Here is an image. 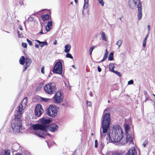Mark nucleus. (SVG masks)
<instances>
[{
	"label": "nucleus",
	"instance_id": "17",
	"mask_svg": "<svg viewBox=\"0 0 155 155\" xmlns=\"http://www.w3.org/2000/svg\"><path fill=\"white\" fill-rule=\"evenodd\" d=\"M25 60L26 59H25L24 57L23 56H22L20 58L19 60L20 63L22 65H24L25 62Z\"/></svg>",
	"mask_w": 155,
	"mask_h": 155
},
{
	"label": "nucleus",
	"instance_id": "28",
	"mask_svg": "<svg viewBox=\"0 0 155 155\" xmlns=\"http://www.w3.org/2000/svg\"><path fill=\"white\" fill-rule=\"evenodd\" d=\"M67 53V54L66 55V57L67 58H69L72 59L73 58V57L72 56L71 54L68 53V52Z\"/></svg>",
	"mask_w": 155,
	"mask_h": 155
},
{
	"label": "nucleus",
	"instance_id": "51",
	"mask_svg": "<svg viewBox=\"0 0 155 155\" xmlns=\"http://www.w3.org/2000/svg\"><path fill=\"white\" fill-rule=\"evenodd\" d=\"M35 47L36 48H38L39 47V45L38 44H36L35 45Z\"/></svg>",
	"mask_w": 155,
	"mask_h": 155
},
{
	"label": "nucleus",
	"instance_id": "7",
	"mask_svg": "<svg viewBox=\"0 0 155 155\" xmlns=\"http://www.w3.org/2000/svg\"><path fill=\"white\" fill-rule=\"evenodd\" d=\"M47 115L50 117H54L57 114L56 108L52 105L49 107L46 110Z\"/></svg>",
	"mask_w": 155,
	"mask_h": 155
},
{
	"label": "nucleus",
	"instance_id": "20",
	"mask_svg": "<svg viewBox=\"0 0 155 155\" xmlns=\"http://www.w3.org/2000/svg\"><path fill=\"white\" fill-rule=\"evenodd\" d=\"M108 54V51L107 49H106L105 50V54H104V55L103 57V59L101 60V61H105L107 58Z\"/></svg>",
	"mask_w": 155,
	"mask_h": 155
},
{
	"label": "nucleus",
	"instance_id": "10",
	"mask_svg": "<svg viewBox=\"0 0 155 155\" xmlns=\"http://www.w3.org/2000/svg\"><path fill=\"white\" fill-rule=\"evenodd\" d=\"M44 112V110L41 105L39 104L37 105L35 109V115L38 117H40Z\"/></svg>",
	"mask_w": 155,
	"mask_h": 155
},
{
	"label": "nucleus",
	"instance_id": "36",
	"mask_svg": "<svg viewBox=\"0 0 155 155\" xmlns=\"http://www.w3.org/2000/svg\"><path fill=\"white\" fill-rule=\"evenodd\" d=\"M41 100L42 101H45V102H47L50 100L48 98H41Z\"/></svg>",
	"mask_w": 155,
	"mask_h": 155
},
{
	"label": "nucleus",
	"instance_id": "35",
	"mask_svg": "<svg viewBox=\"0 0 155 155\" xmlns=\"http://www.w3.org/2000/svg\"><path fill=\"white\" fill-rule=\"evenodd\" d=\"M87 106L91 107V102L87 101Z\"/></svg>",
	"mask_w": 155,
	"mask_h": 155
},
{
	"label": "nucleus",
	"instance_id": "38",
	"mask_svg": "<svg viewBox=\"0 0 155 155\" xmlns=\"http://www.w3.org/2000/svg\"><path fill=\"white\" fill-rule=\"evenodd\" d=\"M22 45L25 48H26L27 46V44L25 43H22Z\"/></svg>",
	"mask_w": 155,
	"mask_h": 155
},
{
	"label": "nucleus",
	"instance_id": "50",
	"mask_svg": "<svg viewBox=\"0 0 155 155\" xmlns=\"http://www.w3.org/2000/svg\"><path fill=\"white\" fill-rule=\"evenodd\" d=\"M95 147H97V140H95Z\"/></svg>",
	"mask_w": 155,
	"mask_h": 155
},
{
	"label": "nucleus",
	"instance_id": "21",
	"mask_svg": "<svg viewBox=\"0 0 155 155\" xmlns=\"http://www.w3.org/2000/svg\"><path fill=\"white\" fill-rule=\"evenodd\" d=\"M101 36L102 38V39L105 41H107V38L106 36V35L105 33L102 32L101 33Z\"/></svg>",
	"mask_w": 155,
	"mask_h": 155
},
{
	"label": "nucleus",
	"instance_id": "22",
	"mask_svg": "<svg viewBox=\"0 0 155 155\" xmlns=\"http://www.w3.org/2000/svg\"><path fill=\"white\" fill-rule=\"evenodd\" d=\"M130 127L129 125L126 124L125 126V130L126 132V134H127L129 130L130 129Z\"/></svg>",
	"mask_w": 155,
	"mask_h": 155
},
{
	"label": "nucleus",
	"instance_id": "53",
	"mask_svg": "<svg viewBox=\"0 0 155 155\" xmlns=\"http://www.w3.org/2000/svg\"><path fill=\"white\" fill-rule=\"evenodd\" d=\"M90 95L91 96V97H92L93 96V95H92V93L91 92H90Z\"/></svg>",
	"mask_w": 155,
	"mask_h": 155
},
{
	"label": "nucleus",
	"instance_id": "54",
	"mask_svg": "<svg viewBox=\"0 0 155 155\" xmlns=\"http://www.w3.org/2000/svg\"><path fill=\"white\" fill-rule=\"evenodd\" d=\"M148 97H146V99H145V100L144 101V102H145V101H147V100H148Z\"/></svg>",
	"mask_w": 155,
	"mask_h": 155
},
{
	"label": "nucleus",
	"instance_id": "9",
	"mask_svg": "<svg viewBox=\"0 0 155 155\" xmlns=\"http://www.w3.org/2000/svg\"><path fill=\"white\" fill-rule=\"evenodd\" d=\"M126 134V140H123L121 143L122 145H124L126 143H128V144H133V139L134 138L133 135L127 133Z\"/></svg>",
	"mask_w": 155,
	"mask_h": 155
},
{
	"label": "nucleus",
	"instance_id": "46",
	"mask_svg": "<svg viewBox=\"0 0 155 155\" xmlns=\"http://www.w3.org/2000/svg\"><path fill=\"white\" fill-rule=\"evenodd\" d=\"M97 70L99 72H100L101 71V68H100L99 66H98L97 67Z\"/></svg>",
	"mask_w": 155,
	"mask_h": 155
},
{
	"label": "nucleus",
	"instance_id": "16",
	"mask_svg": "<svg viewBox=\"0 0 155 155\" xmlns=\"http://www.w3.org/2000/svg\"><path fill=\"white\" fill-rule=\"evenodd\" d=\"M36 41L38 42L40 45L41 47H42L45 45H47L48 43L47 41L41 42L38 40H36Z\"/></svg>",
	"mask_w": 155,
	"mask_h": 155
},
{
	"label": "nucleus",
	"instance_id": "58",
	"mask_svg": "<svg viewBox=\"0 0 155 155\" xmlns=\"http://www.w3.org/2000/svg\"><path fill=\"white\" fill-rule=\"evenodd\" d=\"M72 67L73 68H75V66H74V65H73L72 66Z\"/></svg>",
	"mask_w": 155,
	"mask_h": 155
},
{
	"label": "nucleus",
	"instance_id": "44",
	"mask_svg": "<svg viewBox=\"0 0 155 155\" xmlns=\"http://www.w3.org/2000/svg\"><path fill=\"white\" fill-rule=\"evenodd\" d=\"M147 29L148 30V32H150V25H148L147 26Z\"/></svg>",
	"mask_w": 155,
	"mask_h": 155
},
{
	"label": "nucleus",
	"instance_id": "25",
	"mask_svg": "<svg viewBox=\"0 0 155 155\" xmlns=\"http://www.w3.org/2000/svg\"><path fill=\"white\" fill-rule=\"evenodd\" d=\"M123 42V40L121 39L119 40L116 43V45L118 46V48H120V45Z\"/></svg>",
	"mask_w": 155,
	"mask_h": 155
},
{
	"label": "nucleus",
	"instance_id": "26",
	"mask_svg": "<svg viewBox=\"0 0 155 155\" xmlns=\"http://www.w3.org/2000/svg\"><path fill=\"white\" fill-rule=\"evenodd\" d=\"M104 146V142H103L102 141H101V144H100L99 145V147L100 148V151L103 148Z\"/></svg>",
	"mask_w": 155,
	"mask_h": 155
},
{
	"label": "nucleus",
	"instance_id": "4",
	"mask_svg": "<svg viewBox=\"0 0 155 155\" xmlns=\"http://www.w3.org/2000/svg\"><path fill=\"white\" fill-rule=\"evenodd\" d=\"M128 4L130 8L134 9L137 5L138 13V19L140 20L142 16V3L140 0H129Z\"/></svg>",
	"mask_w": 155,
	"mask_h": 155
},
{
	"label": "nucleus",
	"instance_id": "52",
	"mask_svg": "<svg viewBox=\"0 0 155 155\" xmlns=\"http://www.w3.org/2000/svg\"><path fill=\"white\" fill-rule=\"evenodd\" d=\"M57 41L56 40H55V41L54 42L53 44L54 45H55L57 44Z\"/></svg>",
	"mask_w": 155,
	"mask_h": 155
},
{
	"label": "nucleus",
	"instance_id": "61",
	"mask_svg": "<svg viewBox=\"0 0 155 155\" xmlns=\"http://www.w3.org/2000/svg\"><path fill=\"white\" fill-rule=\"evenodd\" d=\"M73 3V2H71V4H72Z\"/></svg>",
	"mask_w": 155,
	"mask_h": 155
},
{
	"label": "nucleus",
	"instance_id": "6",
	"mask_svg": "<svg viewBox=\"0 0 155 155\" xmlns=\"http://www.w3.org/2000/svg\"><path fill=\"white\" fill-rule=\"evenodd\" d=\"M62 60H59L55 64L53 71L56 73L61 74L62 71Z\"/></svg>",
	"mask_w": 155,
	"mask_h": 155
},
{
	"label": "nucleus",
	"instance_id": "24",
	"mask_svg": "<svg viewBox=\"0 0 155 155\" xmlns=\"http://www.w3.org/2000/svg\"><path fill=\"white\" fill-rule=\"evenodd\" d=\"M88 5V0H84V4L83 7L85 9L87 8Z\"/></svg>",
	"mask_w": 155,
	"mask_h": 155
},
{
	"label": "nucleus",
	"instance_id": "40",
	"mask_svg": "<svg viewBox=\"0 0 155 155\" xmlns=\"http://www.w3.org/2000/svg\"><path fill=\"white\" fill-rule=\"evenodd\" d=\"M94 49V48L93 47H92L90 48V55H91V54H92V52Z\"/></svg>",
	"mask_w": 155,
	"mask_h": 155
},
{
	"label": "nucleus",
	"instance_id": "5",
	"mask_svg": "<svg viewBox=\"0 0 155 155\" xmlns=\"http://www.w3.org/2000/svg\"><path fill=\"white\" fill-rule=\"evenodd\" d=\"M44 89L46 93L49 95L54 94L57 90L55 84L52 82L46 84Z\"/></svg>",
	"mask_w": 155,
	"mask_h": 155
},
{
	"label": "nucleus",
	"instance_id": "2",
	"mask_svg": "<svg viewBox=\"0 0 155 155\" xmlns=\"http://www.w3.org/2000/svg\"><path fill=\"white\" fill-rule=\"evenodd\" d=\"M28 98L25 97L18 106V109L14 113V121L12 124V129L15 133H19L21 127V117L23 110L26 107L28 101Z\"/></svg>",
	"mask_w": 155,
	"mask_h": 155
},
{
	"label": "nucleus",
	"instance_id": "62",
	"mask_svg": "<svg viewBox=\"0 0 155 155\" xmlns=\"http://www.w3.org/2000/svg\"><path fill=\"white\" fill-rule=\"evenodd\" d=\"M108 103L110 102V101H109H109H108Z\"/></svg>",
	"mask_w": 155,
	"mask_h": 155
},
{
	"label": "nucleus",
	"instance_id": "42",
	"mask_svg": "<svg viewBox=\"0 0 155 155\" xmlns=\"http://www.w3.org/2000/svg\"><path fill=\"white\" fill-rule=\"evenodd\" d=\"M44 69H45L44 67H42L41 68V72L43 74H44Z\"/></svg>",
	"mask_w": 155,
	"mask_h": 155
},
{
	"label": "nucleus",
	"instance_id": "49",
	"mask_svg": "<svg viewBox=\"0 0 155 155\" xmlns=\"http://www.w3.org/2000/svg\"><path fill=\"white\" fill-rule=\"evenodd\" d=\"M38 34H43L44 33L43 32L42 29H41L40 32L38 33Z\"/></svg>",
	"mask_w": 155,
	"mask_h": 155
},
{
	"label": "nucleus",
	"instance_id": "13",
	"mask_svg": "<svg viewBox=\"0 0 155 155\" xmlns=\"http://www.w3.org/2000/svg\"><path fill=\"white\" fill-rule=\"evenodd\" d=\"M51 120L49 119L42 118L40 120V122L43 124H48L51 122Z\"/></svg>",
	"mask_w": 155,
	"mask_h": 155
},
{
	"label": "nucleus",
	"instance_id": "41",
	"mask_svg": "<svg viewBox=\"0 0 155 155\" xmlns=\"http://www.w3.org/2000/svg\"><path fill=\"white\" fill-rule=\"evenodd\" d=\"M17 33L18 34V37H19V38L21 37V36H22V34H20L19 33V31L18 30L17 31Z\"/></svg>",
	"mask_w": 155,
	"mask_h": 155
},
{
	"label": "nucleus",
	"instance_id": "23",
	"mask_svg": "<svg viewBox=\"0 0 155 155\" xmlns=\"http://www.w3.org/2000/svg\"><path fill=\"white\" fill-rule=\"evenodd\" d=\"M114 54L113 52H111L110 54L109 57H108V60L109 61H112L114 59Z\"/></svg>",
	"mask_w": 155,
	"mask_h": 155
},
{
	"label": "nucleus",
	"instance_id": "19",
	"mask_svg": "<svg viewBox=\"0 0 155 155\" xmlns=\"http://www.w3.org/2000/svg\"><path fill=\"white\" fill-rule=\"evenodd\" d=\"M114 65L113 63H110L109 66V68L110 71L112 72H114V71H115L114 70Z\"/></svg>",
	"mask_w": 155,
	"mask_h": 155
},
{
	"label": "nucleus",
	"instance_id": "8",
	"mask_svg": "<svg viewBox=\"0 0 155 155\" xmlns=\"http://www.w3.org/2000/svg\"><path fill=\"white\" fill-rule=\"evenodd\" d=\"M63 99V96L62 94L60 91H57L53 98L54 101L58 103L62 102Z\"/></svg>",
	"mask_w": 155,
	"mask_h": 155
},
{
	"label": "nucleus",
	"instance_id": "12",
	"mask_svg": "<svg viewBox=\"0 0 155 155\" xmlns=\"http://www.w3.org/2000/svg\"><path fill=\"white\" fill-rule=\"evenodd\" d=\"M32 62L31 60L28 58H26L25 70H26L30 65Z\"/></svg>",
	"mask_w": 155,
	"mask_h": 155
},
{
	"label": "nucleus",
	"instance_id": "15",
	"mask_svg": "<svg viewBox=\"0 0 155 155\" xmlns=\"http://www.w3.org/2000/svg\"><path fill=\"white\" fill-rule=\"evenodd\" d=\"M35 133L39 137H44V133L43 132L37 130L35 131Z\"/></svg>",
	"mask_w": 155,
	"mask_h": 155
},
{
	"label": "nucleus",
	"instance_id": "18",
	"mask_svg": "<svg viewBox=\"0 0 155 155\" xmlns=\"http://www.w3.org/2000/svg\"><path fill=\"white\" fill-rule=\"evenodd\" d=\"M65 48L64 52L66 53H68L69 51L71 49V47L69 45H67L65 46Z\"/></svg>",
	"mask_w": 155,
	"mask_h": 155
},
{
	"label": "nucleus",
	"instance_id": "60",
	"mask_svg": "<svg viewBox=\"0 0 155 155\" xmlns=\"http://www.w3.org/2000/svg\"><path fill=\"white\" fill-rule=\"evenodd\" d=\"M91 135H92V136H93V135H94V133H92L91 134Z\"/></svg>",
	"mask_w": 155,
	"mask_h": 155
},
{
	"label": "nucleus",
	"instance_id": "3",
	"mask_svg": "<svg viewBox=\"0 0 155 155\" xmlns=\"http://www.w3.org/2000/svg\"><path fill=\"white\" fill-rule=\"evenodd\" d=\"M31 127L34 130H40L42 131H47V130L48 129L52 132H55L58 128L57 125L55 124H51L48 125H45L38 124L32 125Z\"/></svg>",
	"mask_w": 155,
	"mask_h": 155
},
{
	"label": "nucleus",
	"instance_id": "1",
	"mask_svg": "<svg viewBox=\"0 0 155 155\" xmlns=\"http://www.w3.org/2000/svg\"><path fill=\"white\" fill-rule=\"evenodd\" d=\"M110 115L109 113H105L102 118L101 127L100 129L101 137H104L107 133L106 139L110 141L118 142L122 139L123 133L122 128L119 126H115L113 129H110Z\"/></svg>",
	"mask_w": 155,
	"mask_h": 155
},
{
	"label": "nucleus",
	"instance_id": "33",
	"mask_svg": "<svg viewBox=\"0 0 155 155\" xmlns=\"http://www.w3.org/2000/svg\"><path fill=\"white\" fill-rule=\"evenodd\" d=\"M48 26H50V27H52V23L51 21H48L47 23V25Z\"/></svg>",
	"mask_w": 155,
	"mask_h": 155
},
{
	"label": "nucleus",
	"instance_id": "55",
	"mask_svg": "<svg viewBox=\"0 0 155 155\" xmlns=\"http://www.w3.org/2000/svg\"><path fill=\"white\" fill-rule=\"evenodd\" d=\"M15 155H22L21 154H20L19 153H16Z\"/></svg>",
	"mask_w": 155,
	"mask_h": 155
},
{
	"label": "nucleus",
	"instance_id": "37",
	"mask_svg": "<svg viewBox=\"0 0 155 155\" xmlns=\"http://www.w3.org/2000/svg\"><path fill=\"white\" fill-rule=\"evenodd\" d=\"M134 83V81L132 80H131L128 82V84L129 85L132 84Z\"/></svg>",
	"mask_w": 155,
	"mask_h": 155
},
{
	"label": "nucleus",
	"instance_id": "31",
	"mask_svg": "<svg viewBox=\"0 0 155 155\" xmlns=\"http://www.w3.org/2000/svg\"><path fill=\"white\" fill-rule=\"evenodd\" d=\"M99 3L101 4V6H103L104 5V2L103 0H97Z\"/></svg>",
	"mask_w": 155,
	"mask_h": 155
},
{
	"label": "nucleus",
	"instance_id": "39",
	"mask_svg": "<svg viewBox=\"0 0 155 155\" xmlns=\"http://www.w3.org/2000/svg\"><path fill=\"white\" fill-rule=\"evenodd\" d=\"M27 42H28V44L30 45H32V42L31 41L29 40L28 39H27Z\"/></svg>",
	"mask_w": 155,
	"mask_h": 155
},
{
	"label": "nucleus",
	"instance_id": "34",
	"mask_svg": "<svg viewBox=\"0 0 155 155\" xmlns=\"http://www.w3.org/2000/svg\"><path fill=\"white\" fill-rule=\"evenodd\" d=\"M112 155H122L120 153L118 152H115L113 153Z\"/></svg>",
	"mask_w": 155,
	"mask_h": 155
},
{
	"label": "nucleus",
	"instance_id": "47",
	"mask_svg": "<svg viewBox=\"0 0 155 155\" xmlns=\"http://www.w3.org/2000/svg\"><path fill=\"white\" fill-rule=\"evenodd\" d=\"M41 88V86H37L36 88L37 90H40Z\"/></svg>",
	"mask_w": 155,
	"mask_h": 155
},
{
	"label": "nucleus",
	"instance_id": "30",
	"mask_svg": "<svg viewBox=\"0 0 155 155\" xmlns=\"http://www.w3.org/2000/svg\"><path fill=\"white\" fill-rule=\"evenodd\" d=\"M51 27L47 25L45 28V30L46 31H48L51 30Z\"/></svg>",
	"mask_w": 155,
	"mask_h": 155
},
{
	"label": "nucleus",
	"instance_id": "45",
	"mask_svg": "<svg viewBox=\"0 0 155 155\" xmlns=\"http://www.w3.org/2000/svg\"><path fill=\"white\" fill-rule=\"evenodd\" d=\"M149 33H150V32H148L147 34V35H146V37H145L144 39H147V38L149 36Z\"/></svg>",
	"mask_w": 155,
	"mask_h": 155
},
{
	"label": "nucleus",
	"instance_id": "63",
	"mask_svg": "<svg viewBox=\"0 0 155 155\" xmlns=\"http://www.w3.org/2000/svg\"><path fill=\"white\" fill-rule=\"evenodd\" d=\"M72 155H74V154H72Z\"/></svg>",
	"mask_w": 155,
	"mask_h": 155
},
{
	"label": "nucleus",
	"instance_id": "59",
	"mask_svg": "<svg viewBox=\"0 0 155 155\" xmlns=\"http://www.w3.org/2000/svg\"><path fill=\"white\" fill-rule=\"evenodd\" d=\"M121 18H119V19H120V20H121H121Z\"/></svg>",
	"mask_w": 155,
	"mask_h": 155
},
{
	"label": "nucleus",
	"instance_id": "27",
	"mask_svg": "<svg viewBox=\"0 0 155 155\" xmlns=\"http://www.w3.org/2000/svg\"><path fill=\"white\" fill-rule=\"evenodd\" d=\"M147 40V39H144V40H143V46L144 48L146 46Z\"/></svg>",
	"mask_w": 155,
	"mask_h": 155
},
{
	"label": "nucleus",
	"instance_id": "57",
	"mask_svg": "<svg viewBox=\"0 0 155 155\" xmlns=\"http://www.w3.org/2000/svg\"><path fill=\"white\" fill-rule=\"evenodd\" d=\"M74 1L76 3L78 2V0H74Z\"/></svg>",
	"mask_w": 155,
	"mask_h": 155
},
{
	"label": "nucleus",
	"instance_id": "11",
	"mask_svg": "<svg viewBox=\"0 0 155 155\" xmlns=\"http://www.w3.org/2000/svg\"><path fill=\"white\" fill-rule=\"evenodd\" d=\"M136 150L133 147L130 149L127 153L126 155H137Z\"/></svg>",
	"mask_w": 155,
	"mask_h": 155
},
{
	"label": "nucleus",
	"instance_id": "32",
	"mask_svg": "<svg viewBox=\"0 0 155 155\" xmlns=\"http://www.w3.org/2000/svg\"><path fill=\"white\" fill-rule=\"evenodd\" d=\"M113 72L116 74L119 77H120L121 76V74L120 72L116 71H114Z\"/></svg>",
	"mask_w": 155,
	"mask_h": 155
},
{
	"label": "nucleus",
	"instance_id": "43",
	"mask_svg": "<svg viewBox=\"0 0 155 155\" xmlns=\"http://www.w3.org/2000/svg\"><path fill=\"white\" fill-rule=\"evenodd\" d=\"M147 141H145L143 142V147H145L146 145L147 144Z\"/></svg>",
	"mask_w": 155,
	"mask_h": 155
},
{
	"label": "nucleus",
	"instance_id": "14",
	"mask_svg": "<svg viewBox=\"0 0 155 155\" xmlns=\"http://www.w3.org/2000/svg\"><path fill=\"white\" fill-rule=\"evenodd\" d=\"M42 19L45 21L48 20L50 19L51 18L49 15L48 14H44L43 15L41 16Z\"/></svg>",
	"mask_w": 155,
	"mask_h": 155
},
{
	"label": "nucleus",
	"instance_id": "29",
	"mask_svg": "<svg viewBox=\"0 0 155 155\" xmlns=\"http://www.w3.org/2000/svg\"><path fill=\"white\" fill-rule=\"evenodd\" d=\"M10 152L9 150H6L5 152L4 155H10Z\"/></svg>",
	"mask_w": 155,
	"mask_h": 155
},
{
	"label": "nucleus",
	"instance_id": "56",
	"mask_svg": "<svg viewBox=\"0 0 155 155\" xmlns=\"http://www.w3.org/2000/svg\"><path fill=\"white\" fill-rule=\"evenodd\" d=\"M147 94V92L146 91H144V94L145 95H146Z\"/></svg>",
	"mask_w": 155,
	"mask_h": 155
},
{
	"label": "nucleus",
	"instance_id": "48",
	"mask_svg": "<svg viewBox=\"0 0 155 155\" xmlns=\"http://www.w3.org/2000/svg\"><path fill=\"white\" fill-rule=\"evenodd\" d=\"M19 29L21 30H23L22 27L21 25H19Z\"/></svg>",
	"mask_w": 155,
	"mask_h": 155
}]
</instances>
